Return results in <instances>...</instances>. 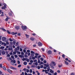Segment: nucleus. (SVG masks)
Segmentation results:
<instances>
[{
	"instance_id": "f257e3e1",
	"label": "nucleus",
	"mask_w": 75,
	"mask_h": 75,
	"mask_svg": "<svg viewBox=\"0 0 75 75\" xmlns=\"http://www.w3.org/2000/svg\"><path fill=\"white\" fill-rule=\"evenodd\" d=\"M55 63L54 62H51L50 66L52 68L54 69V67L55 66ZM53 66L54 67H53Z\"/></svg>"
},
{
	"instance_id": "f03ea898",
	"label": "nucleus",
	"mask_w": 75,
	"mask_h": 75,
	"mask_svg": "<svg viewBox=\"0 0 75 75\" xmlns=\"http://www.w3.org/2000/svg\"><path fill=\"white\" fill-rule=\"evenodd\" d=\"M14 64H16V60H15L13 59L12 60H11V64L12 65H14Z\"/></svg>"
},
{
	"instance_id": "7ed1b4c3",
	"label": "nucleus",
	"mask_w": 75,
	"mask_h": 75,
	"mask_svg": "<svg viewBox=\"0 0 75 75\" xmlns=\"http://www.w3.org/2000/svg\"><path fill=\"white\" fill-rule=\"evenodd\" d=\"M7 38L5 37H3L2 38V40L3 41H4L5 42H6L7 41Z\"/></svg>"
},
{
	"instance_id": "20e7f679",
	"label": "nucleus",
	"mask_w": 75,
	"mask_h": 75,
	"mask_svg": "<svg viewBox=\"0 0 75 75\" xmlns=\"http://www.w3.org/2000/svg\"><path fill=\"white\" fill-rule=\"evenodd\" d=\"M21 28L23 30H25L27 29V27L24 26H21Z\"/></svg>"
},
{
	"instance_id": "39448f33",
	"label": "nucleus",
	"mask_w": 75,
	"mask_h": 75,
	"mask_svg": "<svg viewBox=\"0 0 75 75\" xmlns=\"http://www.w3.org/2000/svg\"><path fill=\"white\" fill-rule=\"evenodd\" d=\"M7 71L8 72L10 73V74H12V72H11V70H10L9 69H7Z\"/></svg>"
},
{
	"instance_id": "423d86ee",
	"label": "nucleus",
	"mask_w": 75,
	"mask_h": 75,
	"mask_svg": "<svg viewBox=\"0 0 75 75\" xmlns=\"http://www.w3.org/2000/svg\"><path fill=\"white\" fill-rule=\"evenodd\" d=\"M15 28L16 30H19V29H20V27L18 26H16L15 27Z\"/></svg>"
},
{
	"instance_id": "0eeeda50",
	"label": "nucleus",
	"mask_w": 75,
	"mask_h": 75,
	"mask_svg": "<svg viewBox=\"0 0 75 75\" xmlns=\"http://www.w3.org/2000/svg\"><path fill=\"white\" fill-rule=\"evenodd\" d=\"M11 34H12L13 35H16V34H17V32H12L11 33Z\"/></svg>"
},
{
	"instance_id": "6e6552de",
	"label": "nucleus",
	"mask_w": 75,
	"mask_h": 75,
	"mask_svg": "<svg viewBox=\"0 0 75 75\" xmlns=\"http://www.w3.org/2000/svg\"><path fill=\"white\" fill-rule=\"evenodd\" d=\"M10 68L11 69H15V70H16V69H16V68H14L13 67H10Z\"/></svg>"
},
{
	"instance_id": "1a4fd4ad",
	"label": "nucleus",
	"mask_w": 75,
	"mask_h": 75,
	"mask_svg": "<svg viewBox=\"0 0 75 75\" xmlns=\"http://www.w3.org/2000/svg\"><path fill=\"white\" fill-rule=\"evenodd\" d=\"M6 19H5V21H8V17L7 16H6Z\"/></svg>"
},
{
	"instance_id": "9d476101",
	"label": "nucleus",
	"mask_w": 75,
	"mask_h": 75,
	"mask_svg": "<svg viewBox=\"0 0 75 75\" xmlns=\"http://www.w3.org/2000/svg\"><path fill=\"white\" fill-rule=\"evenodd\" d=\"M38 45L39 47L42 46V43L40 42H39L38 43Z\"/></svg>"
},
{
	"instance_id": "9b49d317",
	"label": "nucleus",
	"mask_w": 75,
	"mask_h": 75,
	"mask_svg": "<svg viewBox=\"0 0 75 75\" xmlns=\"http://www.w3.org/2000/svg\"><path fill=\"white\" fill-rule=\"evenodd\" d=\"M48 53L49 54H51L52 53V52H51V50H49L48 52Z\"/></svg>"
},
{
	"instance_id": "f8f14e48",
	"label": "nucleus",
	"mask_w": 75,
	"mask_h": 75,
	"mask_svg": "<svg viewBox=\"0 0 75 75\" xmlns=\"http://www.w3.org/2000/svg\"><path fill=\"white\" fill-rule=\"evenodd\" d=\"M5 54H6V52L4 51H3L2 52V55H5Z\"/></svg>"
},
{
	"instance_id": "ddd939ff",
	"label": "nucleus",
	"mask_w": 75,
	"mask_h": 75,
	"mask_svg": "<svg viewBox=\"0 0 75 75\" xmlns=\"http://www.w3.org/2000/svg\"><path fill=\"white\" fill-rule=\"evenodd\" d=\"M44 65L46 66V67H49V64H45Z\"/></svg>"
},
{
	"instance_id": "4468645a",
	"label": "nucleus",
	"mask_w": 75,
	"mask_h": 75,
	"mask_svg": "<svg viewBox=\"0 0 75 75\" xmlns=\"http://www.w3.org/2000/svg\"><path fill=\"white\" fill-rule=\"evenodd\" d=\"M64 63H65V64H66V65H68V64H69V63H68V62H67L66 61H65L64 62Z\"/></svg>"
},
{
	"instance_id": "2eb2a0df",
	"label": "nucleus",
	"mask_w": 75,
	"mask_h": 75,
	"mask_svg": "<svg viewBox=\"0 0 75 75\" xmlns=\"http://www.w3.org/2000/svg\"><path fill=\"white\" fill-rule=\"evenodd\" d=\"M50 73H52V74H53V73H54V71H53L52 69H50Z\"/></svg>"
},
{
	"instance_id": "dca6fc26",
	"label": "nucleus",
	"mask_w": 75,
	"mask_h": 75,
	"mask_svg": "<svg viewBox=\"0 0 75 75\" xmlns=\"http://www.w3.org/2000/svg\"><path fill=\"white\" fill-rule=\"evenodd\" d=\"M3 5H4V6L5 8H6V4H3Z\"/></svg>"
},
{
	"instance_id": "f3484780",
	"label": "nucleus",
	"mask_w": 75,
	"mask_h": 75,
	"mask_svg": "<svg viewBox=\"0 0 75 75\" xmlns=\"http://www.w3.org/2000/svg\"><path fill=\"white\" fill-rule=\"evenodd\" d=\"M47 71L49 72L50 71V67H48L47 68Z\"/></svg>"
},
{
	"instance_id": "a211bd4d",
	"label": "nucleus",
	"mask_w": 75,
	"mask_h": 75,
	"mask_svg": "<svg viewBox=\"0 0 75 75\" xmlns=\"http://www.w3.org/2000/svg\"><path fill=\"white\" fill-rule=\"evenodd\" d=\"M30 40L32 41H34V38H30Z\"/></svg>"
},
{
	"instance_id": "6ab92c4d",
	"label": "nucleus",
	"mask_w": 75,
	"mask_h": 75,
	"mask_svg": "<svg viewBox=\"0 0 75 75\" xmlns=\"http://www.w3.org/2000/svg\"><path fill=\"white\" fill-rule=\"evenodd\" d=\"M24 65H26L27 64V63L25 62L23 63Z\"/></svg>"
},
{
	"instance_id": "aec40b11",
	"label": "nucleus",
	"mask_w": 75,
	"mask_h": 75,
	"mask_svg": "<svg viewBox=\"0 0 75 75\" xmlns=\"http://www.w3.org/2000/svg\"><path fill=\"white\" fill-rule=\"evenodd\" d=\"M3 69L5 70V71H6V67H4V66H3Z\"/></svg>"
},
{
	"instance_id": "412c9836",
	"label": "nucleus",
	"mask_w": 75,
	"mask_h": 75,
	"mask_svg": "<svg viewBox=\"0 0 75 75\" xmlns=\"http://www.w3.org/2000/svg\"><path fill=\"white\" fill-rule=\"evenodd\" d=\"M47 70H45V74H48V72H47Z\"/></svg>"
},
{
	"instance_id": "4be33fe9",
	"label": "nucleus",
	"mask_w": 75,
	"mask_h": 75,
	"mask_svg": "<svg viewBox=\"0 0 75 75\" xmlns=\"http://www.w3.org/2000/svg\"><path fill=\"white\" fill-rule=\"evenodd\" d=\"M36 73H37V75H40V74L38 72V71H36Z\"/></svg>"
},
{
	"instance_id": "5701e85b",
	"label": "nucleus",
	"mask_w": 75,
	"mask_h": 75,
	"mask_svg": "<svg viewBox=\"0 0 75 75\" xmlns=\"http://www.w3.org/2000/svg\"><path fill=\"white\" fill-rule=\"evenodd\" d=\"M5 47L4 46H1L0 47V49H4Z\"/></svg>"
},
{
	"instance_id": "b1692460",
	"label": "nucleus",
	"mask_w": 75,
	"mask_h": 75,
	"mask_svg": "<svg viewBox=\"0 0 75 75\" xmlns=\"http://www.w3.org/2000/svg\"><path fill=\"white\" fill-rule=\"evenodd\" d=\"M16 50H19V47H17V48H15Z\"/></svg>"
},
{
	"instance_id": "393cba45",
	"label": "nucleus",
	"mask_w": 75,
	"mask_h": 75,
	"mask_svg": "<svg viewBox=\"0 0 75 75\" xmlns=\"http://www.w3.org/2000/svg\"><path fill=\"white\" fill-rule=\"evenodd\" d=\"M30 73H32L33 72V70H32V69H30L29 71Z\"/></svg>"
},
{
	"instance_id": "a878e982",
	"label": "nucleus",
	"mask_w": 75,
	"mask_h": 75,
	"mask_svg": "<svg viewBox=\"0 0 75 75\" xmlns=\"http://www.w3.org/2000/svg\"><path fill=\"white\" fill-rule=\"evenodd\" d=\"M30 71V70L28 69H26V72H27V73L29 72V71Z\"/></svg>"
},
{
	"instance_id": "bb28decb",
	"label": "nucleus",
	"mask_w": 75,
	"mask_h": 75,
	"mask_svg": "<svg viewBox=\"0 0 75 75\" xmlns=\"http://www.w3.org/2000/svg\"><path fill=\"white\" fill-rule=\"evenodd\" d=\"M7 32L8 34H11V33L10 31H9L8 30H7Z\"/></svg>"
},
{
	"instance_id": "cd10ccee",
	"label": "nucleus",
	"mask_w": 75,
	"mask_h": 75,
	"mask_svg": "<svg viewBox=\"0 0 75 75\" xmlns=\"http://www.w3.org/2000/svg\"><path fill=\"white\" fill-rule=\"evenodd\" d=\"M1 29H2V30L3 31H6V30L5 29H4V28H1Z\"/></svg>"
},
{
	"instance_id": "c85d7f7f",
	"label": "nucleus",
	"mask_w": 75,
	"mask_h": 75,
	"mask_svg": "<svg viewBox=\"0 0 75 75\" xmlns=\"http://www.w3.org/2000/svg\"><path fill=\"white\" fill-rule=\"evenodd\" d=\"M25 35L26 36V37H27V38H29V35H27L26 34Z\"/></svg>"
},
{
	"instance_id": "c756f323",
	"label": "nucleus",
	"mask_w": 75,
	"mask_h": 75,
	"mask_svg": "<svg viewBox=\"0 0 75 75\" xmlns=\"http://www.w3.org/2000/svg\"><path fill=\"white\" fill-rule=\"evenodd\" d=\"M18 42H17L16 43V46H18Z\"/></svg>"
},
{
	"instance_id": "7c9ffc66",
	"label": "nucleus",
	"mask_w": 75,
	"mask_h": 75,
	"mask_svg": "<svg viewBox=\"0 0 75 75\" xmlns=\"http://www.w3.org/2000/svg\"><path fill=\"white\" fill-rule=\"evenodd\" d=\"M32 59L34 60L35 59V57H32Z\"/></svg>"
},
{
	"instance_id": "2f4dec72",
	"label": "nucleus",
	"mask_w": 75,
	"mask_h": 75,
	"mask_svg": "<svg viewBox=\"0 0 75 75\" xmlns=\"http://www.w3.org/2000/svg\"><path fill=\"white\" fill-rule=\"evenodd\" d=\"M31 55L32 56V57H34V54H33V53H32L31 54Z\"/></svg>"
},
{
	"instance_id": "473e14b6",
	"label": "nucleus",
	"mask_w": 75,
	"mask_h": 75,
	"mask_svg": "<svg viewBox=\"0 0 75 75\" xmlns=\"http://www.w3.org/2000/svg\"><path fill=\"white\" fill-rule=\"evenodd\" d=\"M30 53L31 54H35V53H34V52L33 51H31Z\"/></svg>"
},
{
	"instance_id": "72a5a7b5",
	"label": "nucleus",
	"mask_w": 75,
	"mask_h": 75,
	"mask_svg": "<svg viewBox=\"0 0 75 75\" xmlns=\"http://www.w3.org/2000/svg\"><path fill=\"white\" fill-rule=\"evenodd\" d=\"M9 40L10 41H11V42H12L13 41V40H12V39H11V38H10L9 39Z\"/></svg>"
},
{
	"instance_id": "f704fd0d",
	"label": "nucleus",
	"mask_w": 75,
	"mask_h": 75,
	"mask_svg": "<svg viewBox=\"0 0 75 75\" xmlns=\"http://www.w3.org/2000/svg\"><path fill=\"white\" fill-rule=\"evenodd\" d=\"M17 62H18V64H20V61H19V60H18L17 61Z\"/></svg>"
},
{
	"instance_id": "c9c22d12",
	"label": "nucleus",
	"mask_w": 75,
	"mask_h": 75,
	"mask_svg": "<svg viewBox=\"0 0 75 75\" xmlns=\"http://www.w3.org/2000/svg\"><path fill=\"white\" fill-rule=\"evenodd\" d=\"M21 67V64H19L18 66V68H20V67Z\"/></svg>"
},
{
	"instance_id": "e433bc0d",
	"label": "nucleus",
	"mask_w": 75,
	"mask_h": 75,
	"mask_svg": "<svg viewBox=\"0 0 75 75\" xmlns=\"http://www.w3.org/2000/svg\"><path fill=\"white\" fill-rule=\"evenodd\" d=\"M40 60H41V61H43L44 60V59H43V58H40Z\"/></svg>"
},
{
	"instance_id": "4c0bfd02",
	"label": "nucleus",
	"mask_w": 75,
	"mask_h": 75,
	"mask_svg": "<svg viewBox=\"0 0 75 75\" xmlns=\"http://www.w3.org/2000/svg\"><path fill=\"white\" fill-rule=\"evenodd\" d=\"M13 54L14 55H15V54H16V52H13Z\"/></svg>"
},
{
	"instance_id": "58836bf2",
	"label": "nucleus",
	"mask_w": 75,
	"mask_h": 75,
	"mask_svg": "<svg viewBox=\"0 0 75 75\" xmlns=\"http://www.w3.org/2000/svg\"><path fill=\"white\" fill-rule=\"evenodd\" d=\"M9 15L10 16H12V14L11 13H9Z\"/></svg>"
},
{
	"instance_id": "ea45409f",
	"label": "nucleus",
	"mask_w": 75,
	"mask_h": 75,
	"mask_svg": "<svg viewBox=\"0 0 75 75\" xmlns=\"http://www.w3.org/2000/svg\"><path fill=\"white\" fill-rule=\"evenodd\" d=\"M25 58H27L28 57V56H27V54H25Z\"/></svg>"
},
{
	"instance_id": "a19ab883",
	"label": "nucleus",
	"mask_w": 75,
	"mask_h": 75,
	"mask_svg": "<svg viewBox=\"0 0 75 75\" xmlns=\"http://www.w3.org/2000/svg\"><path fill=\"white\" fill-rule=\"evenodd\" d=\"M4 46H6L7 45V44L5 43H4Z\"/></svg>"
},
{
	"instance_id": "79ce46f5",
	"label": "nucleus",
	"mask_w": 75,
	"mask_h": 75,
	"mask_svg": "<svg viewBox=\"0 0 75 75\" xmlns=\"http://www.w3.org/2000/svg\"><path fill=\"white\" fill-rule=\"evenodd\" d=\"M34 62H37V60L36 59L35 60H34Z\"/></svg>"
},
{
	"instance_id": "37998d69",
	"label": "nucleus",
	"mask_w": 75,
	"mask_h": 75,
	"mask_svg": "<svg viewBox=\"0 0 75 75\" xmlns=\"http://www.w3.org/2000/svg\"><path fill=\"white\" fill-rule=\"evenodd\" d=\"M38 63L39 64L40 63V60L38 59Z\"/></svg>"
},
{
	"instance_id": "c03bdc74",
	"label": "nucleus",
	"mask_w": 75,
	"mask_h": 75,
	"mask_svg": "<svg viewBox=\"0 0 75 75\" xmlns=\"http://www.w3.org/2000/svg\"><path fill=\"white\" fill-rule=\"evenodd\" d=\"M19 57H20L21 58H23V55H19Z\"/></svg>"
},
{
	"instance_id": "a18cd8bd",
	"label": "nucleus",
	"mask_w": 75,
	"mask_h": 75,
	"mask_svg": "<svg viewBox=\"0 0 75 75\" xmlns=\"http://www.w3.org/2000/svg\"><path fill=\"white\" fill-rule=\"evenodd\" d=\"M43 62H44V63H45V64L47 63V61H46V60H44L43 61Z\"/></svg>"
},
{
	"instance_id": "49530a36",
	"label": "nucleus",
	"mask_w": 75,
	"mask_h": 75,
	"mask_svg": "<svg viewBox=\"0 0 75 75\" xmlns=\"http://www.w3.org/2000/svg\"><path fill=\"white\" fill-rule=\"evenodd\" d=\"M3 10H4V9H5V8L4 7V6L2 7L1 8Z\"/></svg>"
},
{
	"instance_id": "de8ad7c7",
	"label": "nucleus",
	"mask_w": 75,
	"mask_h": 75,
	"mask_svg": "<svg viewBox=\"0 0 75 75\" xmlns=\"http://www.w3.org/2000/svg\"><path fill=\"white\" fill-rule=\"evenodd\" d=\"M43 67L44 66H43V65H41L40 66V68H43Z\"/></svg>"
},
{
	"instance_id": "09e8293b",
	"label": "nucleus",
	"mask_w": 75,
	"mask_h": 75,
	"mask_svg": "<svg viewBox=\"0 0 75 75\" xmlns=\"http://www.w3.org/2000/svg\"><path fill=\"white\" fill-rule=\"evenodd\" d=\"M21 55H24V53L23 52H21Z\"/></svg>"
},
{
	"instance_id": "8fccbe9b",
	"label": "nucleus",
	"mask_w": 75,
	"mask_h": 75,
	"mask_svg": "<svg viewBox=\"0 0 75 75\" xmlns=\"http://www.w3.org/2000/svg\"><path fill=\"white\" fill-rule=\"evenodd\" d=\"M62 57H63V58H65V55L64 54L62 55Z\"/></svg>"
},
{
	"instance_id": "3c124183",
	"label": "nucleus",
	"mask_w": 75,
	"mask_h": 75,
	"mask_svg": "<svg viewBox=\"0 0 75 75\" xmlns=\"http://www.w3.org/2000/svg\"><path fill=\"white\" fill-rule=\"evenodd\" d=\"M35 74V72L34 71H33V74Z\"/></svg>"
},
{
	"instance_id": "603ef678",
	"label": "nucleus",
	"mask_w": 75,
	"mask_h": 75,
	"mask_svg": "<svg viewBox=\"0 0 75 75\" xmlns=\"http://www.w3.org/2000/svg\"><path fill=\"white\" fill-rule=\"evenodd\" d=\"M38 69H40V66H38Z\"/></svg>"
},
{
	"instance_id": "864d4df0",
	"label": "nucleus",
	"mask_w": 75,
	"mask_h": 75,
	"mask_svg": "<svg viewBox=\"0 0 75 75\" xmlns=\"http://www.w3.org/2000/svg\"><path fill=\"white\" fill-rule=\"evenodd\" d=\"M13 44H16V42L15 41H13Z\"/></svg>"
},
{
	"instance_id": "5fc2aeb1",
	"label": "nucleus",
	"mask_w": 75,
	"mask_h": 75,
	"mask_svg": "<svg viewBox=\"0 0 75 75\" xmlns=\"http://www.w3.org/2000/svg\"><path fill=\"white\" fill-rule=\"evenodd\" d=\"M0 68H2V64H0Z\"/></svg>"
},
{
	"instance_id": "6e6d98bb",
	"label": "nucleus",
	"mask_w": 75,
	"mask_h": 75,
	"mask_svg": "<svg viewBox=\"0 0 75 75\" xmlns=\"http://www.w3.org/2000/svg\"><path fill=\"white\" fill-rule=\"evenodd\" d=\"M6 44L7 45H8V44H9V42H6Z\"/></svg>"
},
{
	"instance_id": "4d7b16f0",
	"label": "nucleus",
	"mask_w": 75,
	"mask_h": 75,
	"mask_svg": "<svg viewBox=\"0 0 75 75\" xmlns=\"http://www.w3.org/2000/svg\"><path fill=\"white\" fill-rule=\"evenodd\" d=\"M23 70L24 71H25H25H26V68H24L23 69Z\"/></svg>"
},
{
	"instance_id": "13d9d810",
	"label": "nucleus",
	"mask_w": 75,
	"mask_h": 75,
	"mask_svg": "<svg viewBox=\"0 0 75 75\" xmlns=\"http://www.w3.org/2000/svg\"><path fill=\"white\" fill-rule=\"evenodd\" d=\"M10 44L11 46L13 45V43L12 42H10Z\"/></svg>"
},
{
	"instance_id": "bf43d9fd",
	"label": "nucleus",
	"mask_w": 75,
	"mask_h": 75,
	"mask_svg": "<svg viewBox=\"0 0 75 75\" xmlns=\"http://www.w3.org/2000/svg\"><path fill=\"white\" fill-rule=\"evenodd\" d=\"M11 57L13 59H14V56H11Z\"/></svg>"
},
{
	"instance_id": "052dcab7",
	"label": "nucleus",
	"mask_w": 75,
	"mask_h": 75,
	"mask_svg": "<svg viewBox=\"0 0 75 75\" xmlns=\"http://www.w3.org/2000/svg\"><path fill=\"white\" fill-rule=\"evenodd\" d=\"M25 75H28V74L26 72H25Z\"/></svg>"
},
{
	"instance_id": "680f3d73",
	"label": "nucleus",
	"mask_w": 75,
	"mask_h": 75,
	"mask_svg": "<svg viewBox=\"0 0 75 75\" xmlns=\"http://www.w3.org/2000/svg\"><path fill=\"white\" fill-rule=\"evenodd\" d=\"M30 62H31V63H33V60H30Z\"/></svg>"
},
{
	"instance_id": "e2e57ef3",
	"label": "nucleus",
	"mask_w": 75,
	"mask_h": 75,
	"mask_svg": "<svg viewBox=\"0 0 75 75\" xmlns=\"http://www.w3.org/2000/svg\"><path fill=\"white\" fill-rule=\"evenodd\" d=\"M23 51V49L22 48H20V51Z\"/></svg>"
},
{
	"instance_id": "0e129e2a",
	"label": "nucleus",
	"mask_w": 75,
	"mask_h": 75,
	"mask_svg": "<svg viewBox=\"0 0 75 75\" xmlns=\"http://www.w3.org/2000/svg\"><path fill=\"white\" fill-rule=\"evenodd\" d=\"M42 51H44V49L43 48H42Z\"/></svg>"
},
{
	"instance_id": "69168bd1",
	"label": "nucleus",
	"mask_w": 75,
	"mask_h": 75,
	"mask_svg": "<svg viewBox=\"0 0 75 75\" xmlns=\"http://www.w3.org/2000/svg\"><path fill=\"white\" fill-rule=\"evenodd\" d=\"M48 75H52V74H51V73H48Z\"/></svg>"
},
{
	"instance_id": "338daca9",
	"label": "nucleus",
	"mask_w": 75,
	"mask_h": 75,
	"mask_svg": "<svg viewBox=\"0 0 75 75\" xmlns=\"http://www.w3.org/2000/svg\"><path fill=\"white\" fill-rule=\"evenodd\" d=\"M54 75H57V72H55L54 74Z\"/></svg>"
},
{
	"instance_id": "774afa93",
	"label": "nucleus",
	"mask_w": 75,
	"mask_h": 75,
	"mask_svg": "<svg viewBox=\"0 0 75 75\" xmlns=\"http://www.w3.org/2000/svg\"><path fill=\"white\" fill-rule=\"evenodd\" d=\"M71 75H75V74H74V73H72Z\"/></svg>"
}]
</instances>
